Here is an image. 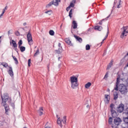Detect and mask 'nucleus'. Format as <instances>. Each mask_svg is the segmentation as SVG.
Returning a JSON list of instances; mask_svg holds the SVG:
<instances>
[{
    "label": "nucleus",
    "mask_w": 128,
    "mask_h": 128,
    "mask_svg": "<svg viewBox=\"0 0 128 128\" xmlns=\"http://www.w3.org/2000/svg\"><path fill=\"white\" fill-rule=\"evenodd\" d=\"M2 106H4V107L6 113V114H8V110H10V108L8 107V106L6 105V103L4 104H2Z\"/></svg>",
    "instance_id": "nucleus-12"
},
{
    "label": "nucleus",
    "mask_w": 128,
    "mask_h": 128,
    "mask_svg": "<svg viewBox=\"0 0 128 128\" xmlns=\"http://www.w3.org/2000/svg\"><path fill=\"white\" fill-rule=\"evenodd\" d=\"M86 50H90V44L86 45Z\"/></svg>",
    "instance_id": "nucleus-32"
},
{
    "label": "nucleus",
    "mask_w": 128,
    "mask_h": 128,
    "mask_svg": "<svg viewBox=\"0 0 128 128\" xmlns=\"http://www.w3.org/2000/svg\"><path fill=\"white\" fill-rule=\"evenodd\" d=\"M90 30V28L89 29V30Z\"/></svg>",
    "instance_id": "nucleus-61"
},
{
    "label": "nucleus",
    "mask_w": 128,
    "mask_h": 128,
    "mask_svg": "<svg viewBox=\"0 0 128 128\" xmlns=\"http://www.w3.org/2000/svg\"><path fill=\"white\" fill-rule=\"evenodd\" d=\"M108 28H107V30H106L105 38H104L102 40V42H104V40H106V38H108Z\"/></svg>",
    "instance_id": "nucleus-25"
},
{
    "label": "nucleus",
    "mask_w": 128,
    "mask_h": 128,
    "mask_svg": "<svg viewBox=\"0 0 128 128\" xmlns=\"http://www.w3.org/2000/svg\"><path fill=\"white\" fill-rule=\"evenodd\" d=\"M9 69L8 70V74L10 76H14V71H12V66H8Z\"/></svg>",
    "instance_id": "nucleus-11"
},
{
    "label": "nucleus",
    "mask_w": 128,
    "mask_h": 128,
    "mask_svg": "<svg viewBox=\"0 0 128 128\" xmlns=\"http://www.w3.org/2000/svg\"><path fill=\"white\" fill-rule=\"evenodd\" d=\"M118 90L122 94L126 96L128 94V88L124 84H120L118 86Z\"/></svg>",
    "instance_id": "nucleus-2"
},
{
    "label": "nucleus",
    "mask_w": 128,
    "mask_h": 128,
    "mask_svg": "<svg viewBox=\"0 0 128 128\" xmlns=\"http://www.w3.org/2000/svg\"><path fill=\"white\" fill-rule=\"evenodd\" d=\"M109 16H108L107 17V18H108V17H109Z\"/></svg>",
    "instance_id": "nucleus-57"
},
{
    "label": "nucleus",
    "mask_w": 128,
    "mask_h": 128,
    "mask_svg": "<svg viewBox=\"0 0 128 128\" xmlns=\"http://www.w3.org/2000/svg\"><path fill=\"white\" fill-rule=\"evenodd\" d=\"M120 2H121V0H119L120 4L118 6V8H120L122 6H120Z\"/></svg>",
    "instance_id": "nucleus-44"
},
{
    "label": "nucleus",
    "mask_w": 128,
    "mask_h": 128,
    "mask_svg": "<svg viewBox=\"0 0 128 128\" xmlns=\"http://www.w3.org/2000/svg\"><path fill=\"white\" fill-rule=\"evenodd\" d=\"M6 10H8V6H6L2 10V12L3 13H4L6 12Z\"/></svg>",
    "instance_id": "nucleus-40"
},
{
    "label": "nucleus",
    "mask_w": 128,
    "mask_h": 128,
    "mask_svg": "<svg viewBox=\"0 0 128 128\" xmlns=\"http://www.w3.org/2000/svg\"><path fill=\"white\" fill-rule=\"evenodd\" d=\"M124 104H120L119 105V106H118L116 108L117 111L118 112H124Z\"/></svg>",
    "instance_id": "nucleus-10"
},
{
    "label": "nucleus",
    "mask_w": 128,
    "mask_h": 128,
    "mask_svg": "<svg viewBox=\"0 0 128 128\" xmlns=\"http://www.w3.org/2000/svg\"><path fill=\"white\" fill-rule=\"evenodd\" d=\"M8 33L10 34V31L8 32Z\"/></svg>",
    "instance_id": "nucleus-59"
},
{
    "label": "nucleus",
    "mask_w": 128,
    "mask_h": 128,
    "mask_svg": "<svg viewBox=\"0 0 128 128\" xmlns=\"http://www.w3.org/2000/svg\"><path fill=\"white\" fill-rule=\"evenodd\" d=\"M45 128H52L50 126H48V122L45 125Z\"/></svg>",
    "instance_id": "nucleus-42"
},
{
    "label": "nucleus",
    "mask_w": 128,
    "mask_h": 128,
    "mask_svg": "<svg viewBox=\"0 0 128 128\" xmlns=\"http://www.w3.org/2000/svg\"><path fill=\"white\" fill-rule=\"evenodd\" d=\"M110 68H111V67L108 65V67H107V68H106V70H110Z\"/></svg>",
    "instance_id": "nucleus-51"
},
{
    "label": "nucleus",
    "mask_w": 128,
    "mask_h": 128,
    "mask_svg": "<svg viewBox=\"0 0 128 128\" xmlns=\"http://www.w3.org/2000/svg\"><path fill=\"white\" fill-rule=\"evenodd\" d=\"M72 27L73 28H78V24H76V22L75 20H74L72 22Z\"/></svg>",
    "instance_id": "nucleus-18"
},
{
    "label": "nucleus",
    "mask_w": 128,
    "mask_h": 128,
    "mask_svg": "<svg viewBox=\"0 0 128 128\" xmlns=\"http://www.w3.org/2000/svg\"><path fill=\"white\" fill-rule=\"evenodd\" d=\"M45 14H48L49 16H50V14H52V10H50L46 11L45 12Z\"/></svg>",
    "instance_id": "nucleus-29"
},
{
    "label": "nucleus",
    "mask_w": 128,
    "mask_h": 128,
    "mask_svg": "<svg viewBox=\"0 0 128 128\" xmlns=\"http://www.w3.org/2000/svg\"><path fill=\"white\" fill-rule=\"evenodd\" d=\"M124 122H126V124H128V116L124 117Z\"/></svg>",
    "instance_id": "nucleus-34"
},
{
    "label": "nucleus",
    "mask_w": 128,
    "mask_h": 128,
    "mask_svg": "<svg viewBox=\"0 0 128 128\" xmlns=\"http://www.w3.org/2000/svg\"><path fill=\"white\" fill-rule=\"evenodd\" d=\"M108 72H107L105 76H104V78L106 79V78H108Z\"/></svg>",
    "instance_id": "nucleus-38"
},
{
    "label": "nucleus",
    "mask_w": 128,
    "mask_h": 128,
    "mask_svg": "<svg viewBox=\"0 0 128 128\" xmlns=\"http://www.w3.org/2000/svg\"><path fill=\"white\" fill-rule=\"evenodd\" d=\"M12 58L14 60L15 63L16 64H18V59L16 58V56H12Z\"/></svg>",
    "instance_id": "nucleus-28"
},
{
    "label": "nucleus",
    "mask_w": 128,
    "mask_h": 128,
    "mask_svg": "<svg viewBox=\"0 0 128 128\" xmlns=\"http://www.w3.org/2000/svg\"><path fill=\"white\" fill-rule=\"evenodd\" d=\"M72 10H70V12H69V16L72 18Z\"/></svg>",
    "instance_id": "nucleus-35"
},
{
    "label": "nucleus",
    "mask_w": 128,
    "mask_h": 128,
    "mask_svg": "<svg viewBox=\"0 0 128 128\" xmlns=\"http://www.w3.org/2000/svg\"><path fill=\"white\" fill-rule=\"evenodd\" d=\"M2 104H6V102H10L12 99L8 96V94L6 93L4 94L3 96H2Z\"/></svg>",
    "instance_id": "nucleus-3"
},
{
    "label": "nucleus",
    "mask_w": 128,
    "mask_h": 128,
    "mask_svg": "<svg viewBox=\"0 0 128 128\" xmlns=\"http://www.w3.org/2000/svg\"><path fill=\"white\" fill-rule=\"evenodd\" d=\"M122 123V119L120 118H116L114 120V124L116 126H119Z\"/></svg>",
    "instance_id": "nucleus-9"
},
{
    "label": "nucleus",
    "mask_w": 128,
    "mask_h": 128,
    "mask_svg": "<svg viewBox=\"0 0 128 128\" xmlns=\"http://www.w3.org/2000/svg\"><path fill=\"white\" fill-rule=\"evenodd\" d=\"M52 4L54 5V3L52 1L48 4H47L46 6V8H50V6H52Z\"/></svg>",
    "instance_id": "nucleus-26"
},
{
    "label": "nucleus",
    "mask_w": 128,
    "mask_h": 128,
    "mask_svg": "<svg viewBox=\"0 0 128 128\" xmlns=\"http://www.w3.org/2000/svg\"><path fill=\"white\" fill-rule=\"evenodd\" d=\"M125 84H126V86H128V78L126 80Z\"/></svg>",
    "instance_id": "nucleus-46"
},
{
    "label": "nucleus",
    "mask_w": 128,
    "mask_h": 128,
    "mask_svg": "<svg viewBox=\"0 0 128 128\" xmlns=\"http://www.w3.org/2000/svg\"><path fill=\"white\" fill-rule=\"evenodd\" d=\"M74 38H75L76 40L79 42H82V39L81 38L77 36L76 35H74Z\"/></svg>",
    "instance_id": "nucleus-16"
},
{
    "label": "nucleus",
    "mask_w": 128,
    "mask_h": 128,
    "mask_svg": "<svg viewBox=\"0 0 128 128\" xmlns=\"http://www.w3.org/2000/svg\"><path fill=\"white\" fill-rule=\"evenodd\" d=\"M62 124H66V116H63L62 120H60V118H58L57 120V124L60 126L61 128H62Z\"/></svg>",
    "instance_id": "nucleus-4"
},
{
    "label": "nucleus",
    "mask_w": 128,
    "mask_h": 128,
    "mask_svg": "<svg viewBox=\"0 0 128 128\" xmlns=\"http://www.w3.org/2000/svg\"><path fill=\"white\" fill-rule=\"evenodd\" d=\"M110 97L109 95H105V100L104 102L106 104H108L110 102Z\"/></svg>",
    "instance_id": "nucleus-13"
},
{
    "label": "nucleus",
    "mask_w": 128,
    "mask_h": 128,
    "mask_svg": "<svg viewBox=\"0 0 128 128\" xmlns=\"http://www.w3.org/2000/svg\"><path fill=\"white\" fill-rule=\"evenodd\" d=\"M124 116H128V108H127L126 110H124Z\"/></svg>",
    "instance_id": "nucleus-31"
},
{
    "label": "nucleus",
    "mask_w": 128,
    "mask_h": 128,
    "mask_svg": "<svg viewBox=\"0 0 128 128\" xmlns=\"http://www.w3.org/2000/svg\"><path fill=\"white\" fill-rule=\"evenodd\" d=\"M70 82L71 84V88L73 90H76L78 86V82L76 76H73L70 77Z\"/></svg>",
    "instance_id": "nucleus-1"
},
{
    "label": "nucleus",
    "mask_w": 128,
    "mask_h": 128,
    "mask_svg": "<svg viewBox=\"0 0 128 128\" xmlns=\"http://www.w3.org/2000/svg\"><path fill=\"white\" fill-rule=\"evenodd\" d=\"M74 2H76V0H74L72 2H70L69 6L70 8H74Z\"/></svg>",
    "instance_id": "nucleus-24"
},
{
    "label": "nucleus",
    "mask_w": 128,
    "mask_h": 128,
    "mask_svg": "<svg viewBox=\"0 0 128 128\" xmlns=\"http://www.w3.org/2000/svg\"><path fill=\"white\" fill-rule=\"evenodd\" d=\"M0 126H4V122H1L0 123Z\"/></svg>",
    "instance_id": "nucleus-50"
},
{
    "label": "nucleus",
    "mask_w": 128,
    "mask_h": 128,
    "mask_svg": "<svg viewBox=\"0 0 128 128\" xmlns=\"http://www.w3.org/2000/svg\"><path fill=\"white\" fill-rule=\"evenodd\" d=\"M3 64H4V62H2V63L0 62V66H2Z\"/></svg>",
    "instance_id": "nucleus-55"
},
{
    "label": "nucleus",
    "mask_w": 128,
    "mask_h": 128,
    "mask_svg": "<svg viewBox=\"0 0 128 128\" xmlns=\"http://www.w3.org/2000/svg\"><path fill=\"white\" fill-rule=\"evenodd\" d=\"M120 82H122V79H120L118 77L117 78L116 87L114 88L115 90H118V84H120Z\"/></svg>",
    "instance_id": "nucleus-8"
},
{
    "label": "nucleus",
    "mask_w": 128,
    "mask_h": 128,
    "mask_svg": "<svg viewBox=\"0 0 128 128\" xmlns=\"http://www.w3.org/2000/svg\"><path fill=\"white\" fill-rule=\"evenodd\" d=\"M56 52L57 54H61V52H62V48L60 47L59 48L58 50H56Z\"/></svg>",
    "instance_id": "nucleus-22"
},
{
    "label": "nucleus",
    "mask_w": 128,
    "mask_h": 128,
    "mask_svg": "<svg viewBox=\"0 0 128 128\" xmlns=\"http://www.w3.org/2000/svg\"><path fill=\"white\" fill-rule=\"evenodd\" d=\"M99 24H100V25L102 24V21L100 22H99Z\"/></svg>",
    "instance_id": "nucleus-53"
},
{
    "label": "nucleus",
    "mask_w": 128,
    "mask_h": 128,
    "mask_svg": "<svg viewBox=\"0 0 128 128\" xmlns=\"http://www.w3.org/2000/svg\"><path fill=\"white\" fill-rule=\"evenodd\" d=\"M49 34H50V36H54V32L52 30H50L49 32Z\"/></svg>",
    "instance_id": "nucleus-33"
},
{
    "label": "nucleus",
    "mask_w": 128,
    "mask_h": 128,
    "mask_svg": "<svg viewBox=\"0 0 128 128\" xmlns=\"http://www.w3.org/2000/svg\"><path fill=\"white\" fill-rule=\"evenodd\" d=\"M22 40H20L18 42V48H20V46H22Z\"/></svg>",
    "instance_id": "nucleus-36"
},
{
    "label": "nucleus",
    "mask_w": 128,
    "mask_h": 128,
    "mask_svg": "<svg viewBox=\"0 0 128 128\" xmlns=\"http://www.w3.org/2000/svg\"><path fill=\"white\" fill-rule=\"evenodd\" d=\"M122 126L123 128H126V123H124L122 124Z\"/></svg>",
    "instance_id": "nucleus-45"
},
{
    "label": "nucleus",
    "mask_w": 128,
    "mask_h": 128,
    "mask_svg": "<svg viewBox=\"0 0 128 128\" xmlns=\"http://www.w3.org/2000/svg\"><path fill=\"white\" fill-rule=\"evenodd\" d=\"M64 40L66 44H69L70 46H72V41H70V38H66Z\"/></svg>",
    "instance_id": "nucleus-14"
},
{
    "label": "nucleus",
    "mask_w": 128,
    "mask_h": 128,
    "mask_svg": "<svg viewBox=\"0 0 128 128\" xmlns=\"http://www.w3.org/2000/svg\"><path fill=\"white\" fill-rule=\"evenodd\" d=\"M40 54V50L38 49L34 54V56H38Z\"/></svg>",
    "instance_id": "nucleus-27"
},
{
    "label": "nucleus",
    "mask_w": 128,
    "mask_h": 128,
    "mask_svg": "<svg viewBox=\"0 0 128 128\" xmlns=\"http://www.w3.org/2000/svg\"><path fill=\"white\" fill-rule=\"evenodd\" d=\"M2 66H4V68H8V63L3 62Z\"/></svg>",
    "instance_id": "nucleus-37"
},
{
    "label": "nucleus",
    "mask_w": 128,
    "mask_h": 128,
    "mask_svg": "<svg viewBox=\"0 0 128 128\" xmlns=\"http://www.w3.org/2000/svg\"><path fill=\"white\" fill-rule=\"evenodd\" d=\"M18 34H20V33H19L18 32H17L16 35H17V36H18Z\"/></svg>",
    "instance_id": "nucleus-56"
},
{
    "label": "nucleus",
    "mask_w": 128,
    "mask_h": 128,
    "mask_svg": "<svg viewBox=\"0 0 128 128\" xmlns=\"http://www.w3.org/2000/svg\"><path fill=\"white\" fill-rule=\"evenodd\" d=\"M52 2H53L55 6H58V4L60 2V0H54Z\"/></svg>",
    "instance_id": "nucleus-15"
},
{
    "label": "nucleus",
    "mask_w": 128,
    "mask_h": 128,
    "mask_svg": "<svg viewBox=\"0 0 128 128\" xmlns=\"http://www.w3.org/2000/svg\"><path fill=\"white\" fill-rule=\"evenodd\" d=\"M94 30H98L100 31L102 30V26H96Z\"/></svg>",
    "instance_id": "nucleus-20"
},
{
    "label": "nucleus",
    "mask_w": 128,
    "mask_h": 128,
    "mask_svg": "<svg viewBox=\"0 0 128 128\" xmlns=\"http://www.w3.org/2000/svg\"><path fill=\"white\" fill-rule=\"evenodd\" d=\"M40 116H42L44 114V108H42V107H40V109L38 110Z\"/></svg>",
    "instance_id": "nucleus-17"
},
{
    "label": "nucleus",
    "mask_w": 128,
    "mask_h": 128,
    "mask_svg": "<svg viewBox=\"0 0 128 128\" xmlns=\"http://www.w3.org/2000/svg\"><path fill=\"white\" fill-rule=\"evenodd\" d=\"M27 38L28 41V44L30 46H32L34 42V40H32V34L30 32H28L27 34Z\"/></svg>",
    "instance_id": "nucleus-6"
},
{
    "label": "nucleus",
    "mask_w": 128,
    "mask_h": 128,
    "mask_svg": "<svg viewBox=\"0 0 128 128\" xmlns=\"http://www.w3.org/2000/svg\"><path fill=\"white\" fill-rule=\"evenodd\" d=\"M12 46L14 48H18V45L16 44V42L14 40H12Z\"/></svg>",
    "instance_id": "nucleus-19"
},
{
    "label": "nucleus",
    "mask_w": 128,
    "mask_h": 128,
    "mask_svg": "<svg viewBox=\"0 0 128 128\" xmlns=\"http://www.w3.org/2000/svg\"><path fill=\"white\" fill-rule=\"evenodd\" d=\"M4 12H2V13L0 14V20L2 18V16H4Z\"/></svg>",
    "instance_id": "nucleus-47"
},
{
    "label": "nucleus",
    "mask_w": 128,
    "mask_h": 128,
    "mask_svg": "<svg viewBox=\"0 0 128 128\" xmlns=\"http://www.w3.org/2000/svg\"><path fill=\"white\" fill-rule=\"evenodd\" d=\"M28 66H30V59L28 60Z\"/></svg>",
    "instance_id": "nucleus-43"
},
{
    "label": "nucleus",
    "mask_w": 128,
    "mask_h": 128,
    "mask_svg": "<svg viewBox=\"0 0 128 128\" xmlns=\"http://www.w3.org/2000/svg\"><path fill=\"white\" fill-rule=\"evenodd\" d=\"M113 62H114V61L112 60L108 66H110L112 68V66Z\"/></svg>",
    "instance_id": "nucleus-41"
},
{
    "label": "nucleus",
    "mask_w": 128,
    "mask_h": 128,
    "mask_svg": "<svg viewBox=\"0 0 128 128\" xmlns=\"http://www.w3.org/2000/svg\"><path fill=\"white\" fill-rule=\"evenodd\" d=\"M12 106H14V104H12Z\"/></svg>",
    "instance_id": "nucleus-58"
},
{
    "label": "nucleus",
    "mask_w": 128,
    "mask_h": 128,
    "mask_svg": "<svg viewBox=\"0 0 128 128\" xmlns=\"http://www.w3.org/2000/svg\"><path fill=\"white\" fill-rule=\"evenodd\" d=\"M23 26H26V22H24V23L23 24Z\"/></svg>",
    "instance_id": "nucleus-52"
},
{
    "label": "nucleus",
    "mask_w": 128,
    "mask_h": 128,
    "mask_svg": "<svg viewBox=\"0 0 128 128\" xmlns=\"http://www.w3.org/2000/svg\"><path fill=\"white\" fill-rule=\"evenodd\" d=\"M70 10V6H68L66 8V10L67 11V12H68V10Z\"/></svg>",
    "instance_id": "nucleus-48"
},
{
    "label": "nucleus",
    "mask_w": 128,
    "mask_h": 128,
    "mask_svg": "<svg viewBox=\"0 0 128 128\" xmlns=\"http://www.w3.org/2000/svg\"><path fill=\"white\" fill-rule=\"evenodd\" d=\"M86 108H90V106H89V105H88V106H86Z\"/></svg>",
    "instance_id": "nucleus-54"
},
{
    "label": "nucleus",
    "mask_w": 128,
    "mask_h": 128,
    "mask_svg": "<svg viewBox=\"0 0 128 128\" xmlns=\"http://www.w3.org/2000/svg\"><path fill=\"white\" fill-rule=\"evenodd\" d=\"M114 100H118V92H114Z\"/></svg>",
    "instance_id": "nucleus-23"
},
{
    "label": "nucleus",
    "mask_w": 128,
    "mask_h": 128,
    "mask_svg": "<svg viewBox=\"0 0 128 128\" xmlns=\"http://www.w3.org/2000/svg\"><path fill=\"white\" fill-rule=\"evenodd\" d=\"M108 122H109V124H112V117H110L109 118Z\"/></svg>",
    "instance_id": "nucleus-39"
},
{
    "label": "nucleus",
    "mask_w": 128,
    "mask_h": 128,
    "mask_svg": "<svg viewBox=\"0 0 128 128\" xmlns=\"http://www.w3.org/2000/svg\"><path fill=\"white\" fill-rule=\"evenodd\" d=\"M62 25H61V26H60V28H62Z\"/></svg>",
    "instance_id": "nucleus-60"
},
{
    "label": "nucleus",
    "mask_w": 128,
    "mask_h": 128,
    "mask_svg": "<svg viewBox=\"0 0 128 128\" xmlns=\"http://www.w3.org/2000/svg\"><path fill=\"white\" fill-rule=\"evenodd\" d=\"M111 114L112 118H116L118 116V114L114 110V104H111L110 105Z\"/></svg>",
    "instance_id": "nucleus-5"
},
{
    "label": "nucleus",
    "mask_w": 128,
    "mask_h": 128,
    "mask_svg": "<svg viewBox=\"0 0 128 128\" xmlns=\"http://www.w3.org/2000/svg\"><path fill=\"white\" fill-rule=\"evenodd\" d=\"M62 44H60V43H58V48H62Z\"/></svg>",
    "instance_id": "nucleus-49"
},
{
    "label": "nucleus",
    "mask_w": 128,
    "mask_h": 128,
    "mask_svg": "<svg viewBox=\"0 0 128 128\" xmlns=\"http://www.w3.org/2000/svg\"><path fill=\"white\" fill-rule=\"evenodd\" d=\"M126 28L127 27H124L122 30V34L120 36V38H124V36H128V31H126Z\"/></svg>",
    "instance_id": "nucleus-7"
},
{
    "label": "nucleus",
    "mask_w": 128,
    "mask_h": 128,
    "mask_svg": "<svg viewBox=\"0 0 128 128\" xmlns=\"http://www.w3.org/2000/svg\"><path fill=\"white\" fill-rule=\"evenodd\" d=\"M19 48H20V52H24V50H26V47H24V46H20Z\"/></svg>",
    "instance_id": "nucleus-30"
},
{
    "label": "nucleus",
    "mask_w": 128,
    "mask_h": 128,
    "mask_svg": "<svg viewBox=\"0 0 128 128\" xmlns=\"http://www.w3.org/2000/svg\"><path fill=\"white\" fill-rule=\"evenodd\" d=\"M92 86V83L88 82L85 84L86 88H90V87Z\"/></svg>",
    "instance_id": "nucleus-21"
},
{
    "label": "nucleus",
    "mask_w": 128,
    "mask_h": 128,
    "mask_svg": "<svg viewBox=\"0 0 128 128\" xmlns=\"http://www.w3.org/2000/svg\"><path fill=\"white\" fill-rule=\"evenodd\" d=\"M58 60H60V58H58Z\"/></svg>",
    "instance_id": "nucleus-62"
}]
</instances>
